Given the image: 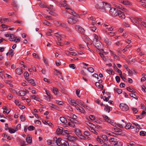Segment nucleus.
Segmentation results:
<instances>
[{
    "mask_svg": "<svg viewBox=\"0 0 146 146\" xmlns=\"http://www.w3.org/2000/svg\"><path fill=\"white\" fill-rule=\"evenodd\" d=\"M60 120L61 122L63 123H66L67 122V121L66 119L64 117H60Z\"/></svg>",
    "mask_w": 146,
    "mask_h": 146,
    "instance_id": "obj_25",
    "label": "nucleus"
},
{
    "mask_svg": "<svg viewBox=\"0 0 146 146\" xmlns=\"http://www.w3.org/2000/svg\"><path fill=\"white\" fill-rule=\"evenodd\" d=\"M68 124L69 126L72 127H74L75 126L73 122H68Z\"/></svg>",
    "mask_w": 146,
    "mask_h": 146,
    "instance_id": "obj_52",
    "label": "nucleus"
},
{
    "mask_svg": "<svg viewBox=\"0 0 146 146\" xmlns=\"http://www.w3.org/2000/svg\"><path fill=\"white\" fill-rule=\"evenodd\" d=\"M42 22L44 24H45L48 26H49L50 25V23L49 22L46 20L43 21Z\"/></svg>",
    "mask_w": 146,
    "mask_h": 146,
    "instance_id": "obj_48",
    "label": "nucleus"
},
{
    "mask_svg": "<svg viewBox=\"0 0 146 146\" xmlns=\"http://www.w3.org/2000/svg\"><path fill=\"white\" fill-rule=\"evenodd\" d=\"M3 135L4 137H6L9 140L11 139V137L9 136H8L6 133H3Z\"/></svg>",
    "mask_w": 146,
    "mask_h": 146,
    "instance_id": "obj_40",
    "label": "nucleus"
},
{
    "mask_svg": "<svg viewBox=\"0 0 146 146\" xmlns=\"http://www.w3.org/2000/svg\"><path fill=\"white\" fill-rule=\"evenodd\" d=\"M132 46L131 45H128L126 46L124 49L122 50V51H123L124 52L127 51L128 48L131 47Z\"/></svg>",
    "mask_w": 146,
    "mask_h": 146,
    "instance_id": "obj_29",
    "label": "nucleus"
},
{
    "mask_svg": "<svg viewBox=\"0 0 146 146\" xmlns=\"http://www.w3.org/2000/svg\"><path fill=\"white\" fill-rule=\"evenodd\" d=\"M105 106L104 110L108 113L110 112V109H112L111 107L109 106L108 105H104Z\"/></svg>",
    "mask_w": 146,
    "mask_h": 146,
    "instance_id": "obj_17",
    "label": "nucleus"
},
{
    "mask_svg": "<svg viewBox=\"0 0 146 146\" xmlns=\"http://www.w3.org/2000/svg\"><path fill=\"white\" fill-rule=\"evenodd\" d=\"M127 90L129 92L132 93H135L136 92L135 90L133 89L132 88L130 87H128L127 88Z\"/></svg>",
    "mask_w": 146,
    "mask_h": 146,
    "instance_id": "obj_27",
    "label": "nucleus"
},
{
    "mask_svg": "<svg viewBox=\"0 0 146 146\" xmlns=\"http://www.w3.org/2000/svg\"><path fill=\"white\" fill-rule=\"evenodd\" d=\"M52 31L51 30L49 29L48 31L46 33V35L48 36L51 35V33H52Z\"/></svg>",
    "mask_w": 146,
    "mask_h": 146,
    "instance_id": "obj_58",
    "label": "nucleus"
},
{
    "mask_svg": "<svg viewBox=\"0 0 146 146\" xmlns=\"http://www.w3.org/2000/svg\"><path fill=\"white\" fill-rule=\"evenodd\" d=\"M9 55H10L11 57H12L14 54V50H13L11 49L9 50Z\"/></svg>",
    "mask_w": 146,
    "mask_h": 146,
    "instance_id": "obj_46",
    "label": "nucleus"
},
{
    "mask_svg": "<svg viewBox=\"0 0 146 146\" xmlns=\"http://www.w3.org/2000/svg\"><path fill=\"white\" fill-rule=\"evenodd\" d=\"M115 79L117 83H119L120 82V79L119 76H116L115 77Z\"/></svg>",
    "mask_w": 146,
    "mask_h": 146,
    "instance_id": "obj_57",
    "label": "nucleus"
},
{
    "mask_svg": "<svg viewBox=\"0 0 146 146\" xmlns=\"http://www.w3.org/2000/svg\"><path fill=\"white\" fill-rule=\"evenodd\" d=\"M50 144L52 146H55L57 145V139L56 137H54L53 139V140L50 141Z\"/></svg>",
    "mask_w": 146,
    "mask_h": 146,
    "instance_id": "obj_13",
    "label": "nucleus"
},
{
    "mask_svg": "<svg viewBox=\"0 0 146 146\" xmlns=\"http://www.w3.org/2000/svg\"><path fill=\"white\" fill-rule=\"evenodd\" d=\"M26 140L27 142L28 143L31 144L32 142V138L29 136L27 137Z\"/></svg>",
    "mask_w": 146,
    "mask_h": 146,
    "instance_id": "obj_22",
    "label": "nucleus"
},
{
    "mask_svg": "<svg viewBox=\"0 0 146 146\" xmlns=\"http://www.w3.org/2000/svg\"><path fill=\"white\" fill-rule=\"evenodd\" d=\"M119 10L115 8L112 7L109 10V13L112 16H117V13Z\"/></svg>",
    "mask_w": 146,
    "mask_h": 146,
    "instance_id": "obj_1",
    "label": "nucleus"
},
{
    "mask_svg": "<svg viewBox=\"0 0 146 146\" xmlns=\"http://www.w3.org/2000/svg\"><path fill=\"white\" fill-rule=\"evenodd\" d=\"M140 135L144 136L146 135V132L144 131H141L140 132Z\"/></svg>",
    "mask_w": 146,
    "mask_h": 146,
    "instance_id": "obj_47",
    "label": "nucleus"
},
{
    "mask_svg": "<svg viewBox=\"0 0 146 146\" xmlns=\"http://www.w3.org/2000/svg\"><path fill=\"white\" fill-rule=\"evenodd\" d=\"M66 53L67 55H71L74 56L76 55V54L75 52H70L68 51H67V52Z\"/></svg>",
    "mask_w": 146,
    "mask_h": 146,
    "instance_id": "obj_30",
    "label": "nucleus"
},
{
    "mask_svg": "<svg viewBox=\"0 0 146 146\" xmlns=\"http://www.w3.org/2000/svg\"><path fill=\"white\" fill-rule=\"evenodd\" d=\"M78 21L77 18H75L73 17H71L67 19V22L68 23L71 25L76 23Z\"/></svg>",
    "mask_w": 146,
    "mask_h": 146,
    "instance_id": "obj_6",
    "label": "nucleus"
},
{
    "mask_svg": "<svg viewBox=\"0 0 146 146\" xmlns=\"http://www.w3.org/2000/svg\"><path fill=\"white\" fill-rule=\"evenodd\" d=\"M17 131L16 130H14L13 129L10 128L9 129V132L11 133H14L15 131Z\"/></svg>",
    "mask_w": 146,
    "mask_h": 146,
    "instance_id": "obj_61",
    "label": "nucleus"
},
{
    "mask_svg": "<svg viewBox=\"0 0 146 146\" xmlns=\"http://www.w3.org/2000/svg\"><path fill=\"white\" fill-rule=\"evenodd\" d=\"M24 76L26 80L29 79V74L27 71L25 72L24 74Z\"/></svg>",
    "mask_w": 146,
    "mask_h": 146,
    "instance_id": "obj_23",
    "label": "nucleus"
},
{
    "mask_svg": "<svg viewBox=\"0 0 146 146\" xmlns=\"http://www.w3.org/2000/svg\"><path fill=\"white\" fill-rule=\"evenodd\" d=\"M121 121L123 122V123L122 124H117L115 125V127H120L121 128H123L124 126L125 125V124L127 123L124 120H122Z\"/></svg>",
    "mask_w": 146,
    "mask_h": 146,
    "instance_id": "obj_14",
    "label": "nucleus"
},
{
    "mask_svg": "<svg viewBox=\"0 0 146 146\" xmlns=\"http://www.w3.org/2000/svg\"><path fill=\"white\" fill-rule=\"evenodd\" d=\"M20 39H21L20 37H18V38H17V37H15V38L14 39V41L16 43H17L18 42H19L20 41Z\"/></svg>",
    "mask_w": 146,
    "mask_h": 146,
    "instance_id": "obj_45",
    "label": "nucleus"
},
{
    "mask_svg": "<svg viewBox=\"0 0 146 146\" xmlns=\"http://www.w3.org/2000/svg\"><path fill=\"white\" fill-rule=\"evenodd\" d=\"M125 125H126L124 126V127H125V128L127 129H129L131 127V124L130 123H128L127 124H126Z\"/></svg>",
    "mask_w": 146,
    "mask_h": 146,
    "instance_id": "obj_34",
    "label": "nucleus"
},
{
    "mask_svg": "<svg viewBox=\"0 0 146 146\" xmlns=\"http://www.w3.org/2000/svg\"><path fill=\"white\" fill-rule=\"evenodd\" d=\"M104 41L105 43L108 45H110L111 44V41L107 37L105 38Z\"/></svg>",
    "mask_w": 146,
    "mask_h": 146,
    "instance_id": "obj_21",
    "label": "nucleus"
},
{
    "mask_svg": "<svg viewBox=\"0 0 146 146\" xmlns=\"http://www.w3.org/2000/svg\"><path fill=\"white\" fill-rule=\"evenodd\" d=\"M107 34L108 35H110V36H113L115 35V33L114 32H110L109 33H108Z\"/></svg>",
    "mask_w": 146,
    "mask_h": 146,
    "instance_id": "obj_63",
    "label": "nucleus"
},
{
    "mask_svg": "<svg viewBox=\"0 0 146 146\" xmlns=\"http://www.w3.org/2000/svg\"><path fill=\"white\" fill-rule=\"evenodd\" d=\"M68 139L70 141L74 142L78 138L76 136L74 137L72 136H68Z\"/></svg>",
    "mask_w": 146,
    "mask_h": 146,
    "instance_id": "obj_12",
    "label": "nucleus"
},
{
    "mask_svg": "<svg viewBox=\"0 0 146 146\" xmlns=\"http://www.w3.org/2000/svg\"><path fill=\"white\" fill-rule=\"evenodd\" d=\"M126 69L128 72V74L129 76H131L133 74V73L132 71L128 68V67H127V68H126Z\"/></svg>",
    "mask_w": 146,
    "mask_h": 146,
    "instance_id": "obj_41",
    "label": "nucleus"
},
{
    "mask_svg": "<svg viewBox=\"0 0 146 146\" xmlns=\"http://www.w3.org/2000/svg\"><path fill=\"white\" fill-rule=\"evenodd\" d=\"M104 5L102 2H100L97 4L95 5V7L97 9H99L102 11V9L103 6Z\"/></svg>",
    "mask_w": 146,
    "mask_h": 146,
    "instance_id": "obj_11",
    "label": "nucleus"
},
{
    "mask_svg": "<svg viewBox=\"0 0 146 146\" xmlns=\"http://www.w3.org/2000/svg\"><path fill=\"white\" fill-rule=\"evenodd\" d=\"M120 3L125 5H129L130 4V2L127 0H121Z\"/></svg>",
    "mask_w": 146,
    "mask_h": 146,
    "instance_id": "obj_20",
    "label": "nucleus"
},
{
    "mask_svg": "<svg viewBox=\"0 0 146 146\" xmlns=\"http://www.w3.org/2000/svg\"><path fill=\"white\" fill-rule=\"evenodd\" d=\"M114 130L115 131V132H121L122 131V129L119 128H114Z\"/></svg>",
    "mask_w": 146,
    "mask_h": 146,
    "instance_id": "obj_59",
    "label": "nucleus"
},
{
    "mask_svg": "<svg viewBox=\"0 0 146 146\" xmlns=\"http://www.w3.org/2000/svg\"><path fill=\"white\" fill-rule=\"evenodd\" d=\"M19 95L21 96H24L26 95V93L25 92L22 90L20 91L19 92Z\"/></svg>",
    "mask_w": 146,
    "mask_h": 146,
    "instance_id": "obj_36",
    "label": "nucleus"
},
{
    "mask_svg": "<svg viewBox=\"0 0 146 146\" xmlns=\"http://www.w3.org/2000/svg\"><path fill=\"white\" fill-rule=\"evenodd\" d=\"M15 38V36L13 34H11V35L10 36V38H9V40L11 41H13Z\"/></svg>",
    "mask_w": 146,
    "mask_h": 146,
    "instance_id": "obj_33",
    "label": "nucleus"
},
{
    "mask_svg": "<svg viewBox=\"0 0 146 146\" xmlns=\"http://www.w3.org/2000/svg\"><path fill=\"white\" fill-rule=\"evenodd\" d=\"M53 92L55 94H58V89L57 88L54 87L53 88Z\"/></svg>",
    "mask_w": 146,
    "mask_h": 146,
    "instance_id": "obj_42",
    "label": "nucleus"
},
{
    "mask_svg": "<svg viewBox=\"0 0 146 146\" xmlns=\"http://www.w3.org/2000/svg\"><path fill=\"white\" fill-rule=\"evenodd\" d=\"M20 118L21 121H24L25 120V117L23 115H21L20 116Z\"/></svg>",
    "mask_w": 146,
    "mask_h": 146,
    "instance_id": "obj_62",
    "label": "nucleus"
},
{
    "mask_svg": "<svg viewBox=\"0 0 146 146\" xmlns=\"http://www.w3.org/2000/svg\"><path fill=\"white\" fill-rule=\"evenodd\" d=\"M13 96L12 95L10 94H9L8 95L7 98L9 100H10L13 98Z\"/></svg>",
    "mask_w": 146,
    "mask_h": 146,
    "instance_id": "obj_64",
    "label": "nucleus"
},
{
    "mask_svg": "<svg viewBox=\"0 0 146 146\" xmlns=\"http://www.w3.org/2000/svg\"><path fill=\"white\" fill-rule=\"evenodd\" d=\"M138 19L142 25L145 27H146V20H143L142 18H139Z\"/></svg>",
    "mask_w": 146,
    "mask_h": 146,
    "instance_id": "obj_19",
    "label": "nucleus"
},
{
    "mask_svg": "<svg viewBox=\"0 0 146 146\" xmlns=\"http://www.w3.org/2000/svg\"><path fill=\"white\" fill-rule=\"evenodd\" d=\"M75 28L76 30L79 33L82 34H84L85 33L84 29L79 25H76Z\"/></svg>",
    "mask_w": 146,
    "mask_h": 146,
    "instance_id": "obj_5",
    "label": "nucleus"
},
{
    "mask_svg": "<svg viewBox=\"0 0 146 146\" xmlns=\"http://www.w3.org/2000/svg\"><path fill=\"white\" fill-rule=\"evenodd\" d=\"M123 44V43L121 42V41H117L115 43V45L117 46H119L120 45H122Z\"/></svg>",
    "mask_w": 146,
    "mask_h": 146,
    "instance_id": "obj_35",
    "label": "nucleus"
},
{
    "mask_svg": "<svg viewBox=\"0 0 146 146\" xmlns=\"http://www.w3.org/2000/svg\"><path fill=\"white\" fill-rule=\"evenodd\" d=\"M89 125L90 126V128H96V127L95 125L94 124H93L92 123H89Z\"/></svg>",
    "mask_w": 146,
    "mask_h": 146,
    "instance_id": "obj_50",
    "label": "nucleus"
},
{
    "mask_svg": "<svg viewBox=\"0 0 146 146\" xmlns=\"http://www.w3.org/2000/svg\"><path fill=\"white\" fill-rule=\"evenodd\" d=\"M64 142L63 143V141H62V143L61 144V145L62 146H69V143L66 141H64Z\"/></svg>",
    "mask_w": 146,
    "mask_h": 146,
    "instance_id": "obj_39",
    "label": "nucleus"
},
{
    "mask_svg": "<svg viewBox=\"0 0 146 146\" xmlns=\"http://www.w3.org/2000/svg\"><path fill=\"white\" fill-rule=\"evenodd\" d=\"M140 18H133L131 17L130 18V20L131 22L137 26H138L140 25L139 23L140 21L139 20V19Z\"/></svg>",
    "mask_w": 146,
    "mask_h": 146,
    "instance_id": "obj_4",
    "label": "nucleus"
},
{
    "mask_svg": "<svg viewBox=\"0 0 146 146\" xmlns=\"http://www.w3.org/2000/svg\"><path fill=\"white\" fill-rule=\"evenodd\" d=\"M14 23H17L21 25H22L23 24V22L22 21H19V20H17L14 22Z\"/></svg>",
    "mask_w": 146,
    "mask_h": 146,
    "instance_id": "obj_54",
    "label": "nucleus"
},
{
    "mask_svg": "<svg viewBox=\"0 0 146 146\" xmlns=\"http://www.w3.org/2000/svg\"><path fill=\"white\" fill-rule=\"evenodd\" d=\"M143 117V116L140 114L139 115H136V118L137 119H141Z\"/></svg>",
    "mask_w": 146,
    "mask_h": 146,
    "instance_id": "obj_56",
    "label": "nucleus"
},
{
    "mask_svg": "<svg viewBox=\"0 0 146 146\" xmlns=\"http://www.w3.org/2000/svg\"><path fill=\"white\" fill-rule=\"evenodd\" d=\"M119 107L120 108L124 111H126L128 109V106L126 104L121 103L120 104Z\"/></svg>",
    "mask_w": 146,
    "mask_h": 146,
    "instance_id": "obj_7",
    "label": "nucleus"
},
{
    "mask_svg": "<svg viewBox=\"0 0 146 146\" xmlns=\"http://www.w3.org/2000/svg\"><path fill=\"white\" fill-rule=\"evenodd\" d=\"M66 2V1H65V2L62 1L61 2V4L62 6L63 7H67L68 6H70L68 4L65 3Z\"/></svg>",
    "mask_w": 146,
    "mask_h": 146,
    "instance_id": "obj_32",
    "label": "nucleus"
},
{
    "mask_svg": "<svg viewBox=\"0 0 146 146\" xmlns=\"http://www.w3.org/2000/svg\"><path fill=\"white\" fill-rule=\"evenodd\" d=\"M70 104L71 105L75 106H79V105L78 104L75 102H72L71 101L70 103Z\"/></svg>",
    "mask_w": 146,
    "mask_h": 146,
    "instance_id": "obj_44",
    "label": "nucleus"
},
{
    "mask_svg": "<svg viewBox=\"0 0 146 146\" xmlns=\"http://www.w3.org/2000/svg\"><path fill=\"white\" fill-rule=\"evenodd\" d=\"M102 116L104 119L108 122L110 123L112 125H113L115 124L114 122L111 121V120L110 119L108 116L105 115H102Z\"/></svg>",
    "mask_w": 146,
    "mask_h": 146,
    "instance_id": "obj_8",
    "label": "nucleus"
},
{
    "mask_svg": "<svg viewBox=\"0 0 146 146\" xmlns=\"http://www.w3.org/2000/svg\"><path fill=\"white\" fill-rule=\"evenodd\" d=\"M29 83H30L31 85L33 86H35V84L34 82V80L32 79H30L29 80H27Z\"/></svg>",
    "mask_w": 146,
    "mask_h": 146,
    "instance_id": "obj_28",
    "label": "nucleus"
},
{
    "mask_svg": "<svg viewBox=\"0 0 146 146\" xmlns=\"http://www.w3.org/2000/svg\"><path fill=\"white\" fill-rule=\"evenodd\" d=\"M16 73L19 75H20L23 74V70L21 68H17L15 70Z\"/></svg>",
    "mask_w": 146,
    "mask_h": 146,
    "instance_id": "obj_15",
    "label": "nucleus"
},
{
    "mask_svg": "<svg viewBox=\"0 0 146 146\" xmlns=\"http://www.w3.org/2000/svg\"><path fill=\"white\" fill-rule=\"evenodd\" d=\"M103 5L102 9V12H106L111 7L110 5H109L107 3L102 2Z\"/></svg>",
    "mask_w": 146,
    "mask_h": 146,
    "instance_id": "obj_2",
    "label": "nucleus"
},
{
    "mask_svg": "<svg viewBox=\"0 0 146 146\" xmlns=\"http://www.w3.org/2000/svg\"><path fill=\"white\" fill-rule=\"evenodd\" d=\"M134 93H132L129 94V95L136 100L138 99V98L137 97L135 94Z\"/></svg>",
    "mask_w": 146,
    "mask_h": 146,
    "instance_id": "obj_37",
    "label": "nucleus"
},
{
    "mask_svg": "<svg viewBox=\"0 0 146 146\" xmlns=\"http://www.w3.org/2000/svg\"><path fill=\"white\" fill-rule=\"evenodd\" d=\"M69 67L70 68H72V69H75L76 67L75 65L74 64H70L69 65Z\"/></svg>",
    "mask_w": 146,
    "mask_h": 146,
    "instance_id": "obj_53",
    "label": "nucleus"
},
{
    "mask_svg": "<svg viewBox=\"0 0 146 146\" xmlns=\"http://www.w3.org/2000/svg\"><path fill=\"white\" fill-rule=\"evenodd\" d=\"M74 132L78 136H80L82 134L80 131L77 129H75Z\"/></svg>",
    "mask_w": 146,
    "mask_h": 146,
    "instance_id": "obj_18",
    "label": "nucleus"
},
{
    "mask_svg": "<svg viewBox=\"0 0 146 146\" xmlns=\"http://www.w3.org/2000/svg\"><path fill=\"white\" fill-rule=\"evenodd\" d=\"M62 129V127H60V128H58L57 129L56 131L57 134H62L63 132Z\"/></svg>",
    "mask_w": 146,
    "mask_h": 146,
    "instance_id": "obj_26",
    "label": "nucleus"
},
{
    "mask_svg": "<svg viewBox=\"0 0 146 146\" xmlns=\"http://www.w3.org/2000/svg\"><path fill=\"white\" fill-rule=\"evenodd\" d=\"M117 8L124 11H126L127 10V9L126 8L123 7L121 5L117 6Z\"/></svg>",
    "mask_w": 146,
    "mask_h": 146,
    "instance_id": "obj_38",
    "label": "nucleus"
},
{
    "mask_svg": "<svg viewBox=\"0 0 146 146\" xmlns=\"http://www.w3.org/2000/svg\"><path fill=\"white\" fill-rule=\"evenodd\" d=\"M87 70L89 72L91 73L93 72L94 70V69L92 67L88 68Z\"/></svg>",
    "mask_w": 146,
    "mask_h": 146,
    "instance_id": "obj_43",
    "label": "nucleus"
},
{
    "mask_svg": "<svg viewBox=\"0 0 146 146\" xmlns=\"http://www.w3.org/2000/svg\"><path fill=\"white\" fill-rule=\"evenodd\" d=\"M28 129L29 131H32L35 129V127L33 125H31L28 127Z\"/></svg>",
    "mask_w": 146,
    "mask_h": 146,
    "instance_id": "obj_49",
    "label": "nucleus"
},
{
    "mask_svg": "<svg viewBox=\"0 0 146 146\" xmlns=\"http://www.w3.org/2000/svg\"><path fill=\"white\" fill-rule=\"evenodd\" d=\"M114 91L117 92L118 94H120L122 92V90L121 89L118 88H115Z\"/></svg>",
    "mask_w": 146,
    "mask_h": 146,
    "instance_id": "obj_31",
    "label": "nucleus"
},
{
    "mask_svg": "<svg viewBox=\"0 0 146 146\" xmlns=\"http://www.w3.org/2000/svg\"><path fill=\"white\" fill-rule=\"evenodd\" d=\"M62 139L60 138H58L57 139V145L60 146L61 145L62 142H61Z\"/></svg>",
    "mask_w": 146,
    "mask_h": 146,
    "instance_id": "obj_24",
    "label": "nucleus"
},
{
    "mask_svg": "<svg viewBox=\"0 0 146 146\" xmlns=\"http://www.w3.org/2000/svg\"><path fill=\"white\" fill-rule=\"evenodd\" d=\"M65 9L66 10V12L65 11H63V14H65L66 13H68L74 16L76 15V13L73 10H72L70 8V6H68L67 7H66Z\"/></svg>",
    "mask_w": 146,
    "mask_h": 146,
    "instance_id": "obj_3",
    "label": "nucleus"
},
{
    "mask_svg": "<svg viewBox=\"0 0 146 146\" xmlns=\"http://www.w3.org/2000/svg\"><path fill=\"white\" fill-rule=\"evenodd\" d=\"M79 111L81 112L82 113H84L85 112V111L84 110V109L81 107H80V109H79Z\"/></svg>",
    "mask_w": 146,
    "mask_h": 146,
    "instance_id": "obj_60",
    "label": "nucleus"
},
{
    "mask_svg": "<svg viewBox=\"0 0 146 146\" xmlns=\"http://www.w3.org/2000/svg\"><path fill=\"white\" fill-rule=\"evenodd\" d=\"M84 134L87 136H89L90 135V132L88 131H85L84 132Z\"/></svg>",
    "mask_w": 146,
    "mask_h": 146,
    "instance_id": "obj_55",
    "label": "nucleus"
},
{
    "mask_svg": "<svg viewBox=\"0 0 146 146\" xmlns=\"http://www.w3.org/2000/svg\"><path fill=\"white\" fill-rule=\"evenodd\" d=\"M31 98L33 99H34L36 100H38L39 98L36 97L35 95L31 96Z\"/></svg>",
    "mask_w": 146,
    "mask_h": 146,
    "instance_id": "obj_51",
    "label": "nucleus"
},
{
    "mask_svg": "<svg viewBox=\"0 0 146 146\" xmlns=\"http://www.w3.org/2000/svg\"><path fill=\"white\" fill-rule=\"evenodd\" d=\"M117 16H118L120 18L122 19H124L125 17L124 14L122 11L119 10V11H118Z\"/></svg>",
    "mask_w": 146,
    "mask_h": 146,
    "instance_id": "obj_10",
    "label": "nucleus"
},
{
    "mask_svg": "<svg viewBox=\"0 0 146 146\" xmlns=\"http://www.w3.org/2000/svg\"><path fill=\"white\" fill-rule=\"evenodd\" d=\"M95 46L99 50H101L102 47V43L99 40L97 41L95 44Z\"/></svg>",
    "mask_w": 146,
    "mask_h": 146,
    "instance_id": "obj_9",
    "label": "nucleus"
},
{
    "mask_svg": "<svg viewBox=\"0 0 146 146\" xmlns=\"http://www.w3.org/2000/svg\"><path fill=\"white\" fill-rule=\"evenodd\" d=\"M76 102L80 105L84 107H86V105L81 100H80L77 99L76 100Z\"/></svg>",
    "mask_w": 146,
    "mask_h": 146,
    "instance_id": "obj_16",
    "label": "nucleus"
}]
</instances>
